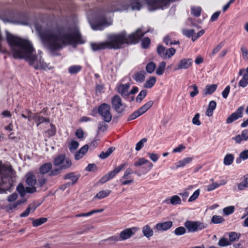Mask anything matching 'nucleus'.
<instances>
[{
	"instance_id": "nucleus-64",
	"label": "nucleus",
	"mask_w": 248,
	"mask_h": 248,
	"mask_svg": "<svg viewBox=\"0 0 248 248\" xmlns=\"http://www.w3.org/2000/svg\"><path fill=\"white\" fill-rule=\"evenodd\" d=\"M18 197V195L16 193H14L8 196L7 200L9 202H13L15 201Z\"/></svg>"
},
{
	"instance_id": "nucleus-55",
	"label": "nucleus",
	"mask_w": 248,
	"mask_h": 248,
	"mask_svg": "<svg viewBox=\"0 0 248 248\" xmlns=\"http://www.w3.org/2000/svg\"><path fill=\"white\" fill-rule=\"evenodd\" d=\"M186 229L184 227H179L177 228L174 231V233L176 235H182L186 233Z\"/></svg>"
},
{
	"instance_id": "nucleus-27",
	"label": "nucleus",
	"mask_w": 248,
	"mask_h": 248,
	"mask_svg": "<svg viewBox=\"0 0 248 248\" xmlns=\"http://www.w3.org/2000/svg\"><path fill=\"white\" fill-rule=\"evenodd\" d=\"M157 53L158 55L163 59H166L167 54V49L163 45H159L157 47Z\"/></svg>"
},
{
	"instance_id": "nucleus-31",
	"label": "nucleus",
	"mask_w": 248,
	"mask_h": 248,
	"mask_svg": "<svg viewBox=\"0 0 248 248\" xmlns=\"http://www.w3.org/2000/svg\"><path fill=\"white\" fill-rule=\"evenodd\" d=\"M115 148L114 147H109L106 152H101L99 157L102 159H106L115 150Z\"/></svg>"
},
{
	"instance_id": "nucleus-26",
	"label": "nucleus",
	"mask_w": 248,
	"mask_h": 248,
	"mask_svg": "<svg viewBox=\"0 0 248 248\" xmlns=\"http://www.w3.org/2000/svg\"><path fill=\"white\" fill-rule=\"evenodd\" d=\"M145 72L144 71H140L137 72L133 76V78L136 82H142L145 79Z\"/></svg>"
},
{
	"instance_id": "nucleus-29",
	"label": "nucleus",
	"mask_w": 248,
	"mask_h": 248,
	"mask_svg": "<svg viewBox=\"0 0 248 248\" xmlns=\"http://www.w3.org/2000/svg\"><path fill=\"white\" fill-rule=\"evenodd\" d=\"M32 119L37 123V126L44 122H49V119L48 118H46L43 116H38L35 113L33 115Z\"/></svg>"
},
{
	"instance_id": "nucleus-52",
	"label": "nucleus",
	"mask_w": 248,
	"mask_h": 248,
	"mask_svg": "<svg viewBox=\"0 0 248 248\" xmlns=\"http://www.w3.org/2000/svg\"><path fill=\"white\" fill-rule=\"evenodd\" d=\"M182 33L183 35L186 36L188 38L192 37L193 36V35L195 34V31L193 29H184L183 30Z\"/></svg>"
},
{
	"instance_id": "nucleus-39",
	"label": "nucleus",
	"mask_w": 248,
	"mask_h": 248,
	"mask_svg": "<svg viewBox=\"0 0 248 248\" xmlns=\"http://www.w3.org/2000/svg\"><path fill=\"white\" fill-rule=\"evenodd\" d=\"M166 65V62H160L156 69V74H157L158 76L162 75L164 73Z\"/></svg>"
},
{
	"instance_id": "nucleus-46",
	"label": "nucleus",
	"mask_w": 248,
	"mask_h": 248,
	"mask_svg": "<svg viewBox=\"0 0 248 248\" xmlns=\"http://www.w3.org/2000/svg\"><path fill=\"white\" fill-rule=\"evenodd\" d=\"M225 219L223 217L219 216L214 215L212 217L211 222L214 224H219L223 222Z\"/></svg>"
},
{
	"instance_id": "nucleus-1",
	"label": "nucleus",
	"mask_w": 248,
	"mask_h": 248,
	"mask_svg": "<svg viewBox=\"0 0 248 248\" xmlns=\"http://www.w3.org/2000/svg\"><path fill=\"white\" fill-rule=\"evenodd\" d=\"M43 43L51 53L56 55L55 52L62 49L67 45L82 44L85 41L78 27H75L71 33H65L61 29L56 30H44L38 31Z\"/></svg>"
},
{
	"instance_id": "nucleus-44",
	"label": "nucleus",
	"mask_w": 248,
	"mask_h": 248,
	"mask_svg": "<svg viewBox=\"0 0 248 248\" xmlns=\"http://www.w3.org/2000/svg\"><path fill=\"white\" fill-rule=\"evenodd\" d=\"M248 84V74H245L239 82L238 85L243 88L246 87Z\"/></svg>"
},
{
	"instance_id": "nucleus-43",
	"label": "nucleus",
	"mask_w": 248,
	"mask_h": 248,
	"mask_svg": "<svg viewBox=\"0 0 248 248\" xmlns=\"http://www.w3.org/2000/svg\"><path fill=\"white\" fill-rule=\"evenodd\" d=\"M217 244L219 247H224L231 245V243L227 238L223 237L219 240Z\"/></svg>"
},
{
	"instance_id": "nucleus-22",
	"label": "nucleus",
	"mask_w": 248,
	"mask_h": 248,
	"mask_svg": "<svg viewBox=\"0 0 248 248\" xmlns=\"http://www.w3.org/2000/svg\"><path fill=\"white\" fill-rule=\"evenodd\" d=\"M237 143H240L242 141H246L248 140V129L242 131L241 135H238L232 138Z\"/></svg>"
},
{
	"instance_id": "nucleus-57",
	"label": "nucleus",
	"mask_w": 248,
	"mask_h": 248,
	"mask_svg": "<svg viewBox=\"0 0 248 248\" xmlns=\"http://www.w3.org/2000/svg\"><path fill=\"white\" fill-rule=\"evenodd\" d=\"M147 139L145 138L142 139L137 144L135 150L137 151H140L143 147L144 143L146 142Z\"/></svg>"
},
{
	"instance_id": "nucleus-15",
	"label": "nucleus",
	"mask_w": 248,
	"mask_h": 248,
	"mask_svg": "<svg viewBox=\"0 0 248 248\" xmlns=\"http://www.w3.org/2000/svg\"><path fill=\"white\" fill-rule=\"evenodd\" d=\"M192 63V60L191 59H183L180 60L176 68L174 69V71L178 70L180 69H186L189 68Z\"/></svg>"
},
{
	"instance_id": "nucleus-6",
	"label": "nucleus",
	"mask_w": 248,
	"mask_h": 248,
	"mask_svg": "<svg viewBox=\"0 0 248 248\" xmlns=\"http://www.w3.org/2000/svg\"><path fill=\"white\" fill-rule=\"evenodd\" d=\"M53 165L63 170L70 168L72 163L69 157H66L64 154H61L57 155L54 158Z\"/></svg>"
},
{
	"instance_id": "nucleus-63",
	"label": "nucleus",
	"mask_w": 248,
	"mask_h": 248,
	"mask_svg": "<svg viewBox=\"0 0 248 248\" xmlns=\"http://www.w3.org/2000/svg\"><path fill=\"white\" fill-rule=\"evenodd\" d=\"M26 194L28 193H33L36 192V187L35 186H29L26 187Z\"/></svg>"
},
{
	"instance_id": "nucleus-37",
	"label": "nucleus",
	"mask_w": 248,
	"mask_h": 248,
	"mask_svg": "<svg viewBox=\"0 0 248 248\" xmlns=\"http://www.w3.org/2000/svg\"><path fill=\"white\" fill-rule=\"evenodd\" d=\"M104 210L103 209H98V210H93L86 213H81L79 214H77L75 215V217H88L93 215L94 213H98L102 212Z\"/></svg>"
},
{
	"instance_id": "nucleus-50",
	"label": "nucleus",
	"mask_w": 248,
	"mask_h": 248,
	"mask_svg": "<svg viewBox=\"0 0 248 248\" xmlns=\"http://www.w3.org/2000/svg\"><path fill=\"white\" fill-rule=\"evenodd\" d=\"M224 43L223 42H220L218 45H217L212 50L211 54L209 55L210 57H212L216 54H217L223 46Z\"/></svg>"
},
{
	"instance_id": "nucleus-11",
	"label": "nucleus",
	"mask_w": 248,
	"mask_h": 248,
	"mask_svg": "<svg viewBox=\"0 0 248 248\" xmlns=\"http://www.w3.org/2000/svg\"><path fill=\"white\" fill-rule=\"evenodd\" d=\"M111 105L117 113H122L126 107L125 104L122 103L121 97L118 95H115L112 97Z\"/></svg>"
},
{
	"instance_id": "nucleus-10",
	"label": "nucleus",
	"mask_w": 248,
	"mask_h": 248,
	"mask_svg": "<svg viewBox=\"0 0 248 248\" xmlns=\"http://www.w3.org/2000/svg\"><path fill=\"white\" fill-rule=\"evenodd\" d=\"M127 165V163L125 162L121 164L118 167L114 169L113 170L108 172L99 180V182L102 184H104L110 179H113L119 172H120Z\"/></svg>"
},
{
	"instance_id": "nucleus-41",
	"label": "nucleus",
	"mask_w": 248,
	"mask_h": 248,
	"mask_svg": "<svg viewBox=\"0 0 248 248\" xmlns=\"http://www.w3.org/2000/svg\"><path fill=\"white\" fill-rule=\"evenodd\" d=\"M16 191L21 197H24L26 195V187L21 183H19L16 187Z\"/></svg>"
},
{
	"instance_id": "nucleus-4",
	"label": "nucleus",
	"mask_w": 248,
	"mask_h": 248,
	"mask_svg": "<svg viewBox=\"0 0 248 248\" xmlns=\"http://www.w3.org/2000/svg\"><path fill=\"white\" fill-rule=\"evenodd\" d=\"M16 174L11 165L0 166V194L11 192L13 186L11 177Z\"/></svg>"
},
{
	"instance_id": "nucleus-51",
	"label": "nucleus",
	"mask_w": 248,
	"mask_h": 248,
	"mask_svg": "<svg viewBox=\"0 0 248 248\" xmlns=\"http://www.w3.org/2000/svg\"><path fill=\"white\" fill-rule=\"evenodd\" d=\"M151 44V40L149 37L144 38L141 41V46L144 49H147L149 47Z\"/></svg>"
},
{
	"instance_id": "nucleus-59",
	"label": "nucleus",
	"mask_w": 248,
	"mask_h": 248,
	"mask_svg": "<svg viewBox=\"0 0 248 248\" xmlns=\"http://www.w3.org/2000/svg\"><path fill=\"white\" fill-rule=\"evenodd\" d=\"M200 116V115L198 113H196L195 115V116L193 118L192 121V123H193V124L196 125H198V126L201 125V121L199 120Z\"/></svg>"
},
{
	"instance_id": "nucleus-45",
	"label": "nucleus",
	"mask_w": 248,
	"mask_h": 248,
	"mask_svg": "<svg viewBox=\"0 0 248 248\" xmlns=\"http://www.w3.org/2000/svg\"><path fill=\"white\" fill-rule=\"evenodd\" d=\"M156 68V64L155 62H151L146 66V71L149 74L152 73Z\"/></svg>"
},
{
	"instance_id": "nucleus-34",
	"label": "nucleus",
	"mask_w": 248,
	"mask_h": 248,
	"mask_svg": "<svg viewBox=\"0 0 248 248\" xmlns=\"http://www.w3.org/2000/svg\"><path fill=\"white\" fill-rule=\"evenodd\" d=\"M233 160V155L231 154H227L224 158L223 163L226 166H229L232 163Z\"/></svg>"
},
{
	"instance_id": "nucleus-7",
	"label": "nucleus",
	"mask_w": 248,
	"mask_h": 248,
	"mask_svg": "<svg viewBox=\"0 0 248 248\" xmlns=\"http://www.w3.org/2000/svg\"><path fill=\"white\" fill-rule=\"evenodd\" d=\"M110 110V106L105 103L101 104L98 108L97 112L105 122L109 123L112 119Z\"/></svg>"
},
{
	"instance_id": "nucleus-5",
	"label": "nucleus",
	"mask_w": 248,
	"mask_h": 248,
	"mask_svg": "<svg viewBox=\"0 0 248 248\" xmlns=\"http://www.w3.org/2000/svg\"><path fill=\"white\" fill-rule=\"evenodd\" d=\"M148 6L149 9L153 11L164 7H168L174 0H144ZM143 0H130L129 6L133 10L140 11L143 6Z\"/></svg>"
},
{
	"instance_id": "nucleus-48",
	"label": "nucleus",
	"mask_w": 248,
	"mask_h": 248,
	"mask_svg": "<svg viewBox=\"0 0 248 248\" xmlns=\"http://www.w3.org/2000/svg\"><path fill=\"white\" fill-rule=\"evenodd\" d=\"M147 93V91L145 90H142L140 92L136 98V101L140 103L143 99L145 97Z\"/></svg>"
},
{
	"instance_id": "nucleus-61",
	"label": "nucleus",
	"mask_w": 248,
	"mask_h": 248,
	"mask_svg": "<svg viewBox=\"0 0 248 248\" xmlns=\"http://www.w3.org/2000/svg\"><path fill=\"white\" fill-rule=\"evenodd\" d=\"M56 127L55 125L52 124H50V128L47 130V132L49 137H52L56 134Z\"/></svg>"
},
{
	"instance_id": "nucleus-36",
	"label": "nucleus",
	"mask_w": 248,
	"mask_h": 248,
	"mask_svg": "<svg viewBox=\"0 0 248 248\" xmlns=\"http://www.w3.org/2000/svg\"><path fill=\"white\" fill-rule=\"evenodd\" d=\"M82 67L79 65H74L68 68V72L71 74H76L81 71Z\"/></svg>"
},
{
	"instance_id": "nucleus-21",
	"label": "nucleus",
	"mask_w": 248,
	"mask_h": 248,
	"mask_svg": "<svg viewBox=\"0 0 248 248\" xmlns=\"http://www.w3.org/2000/svg\"><path fill=\"white\" fill-rule=\"evenodd\" d=\"M26 183L28 186H35L37 179L32 172H29L26 175Z\"/></svg>"
},
{
	"instance_id": "nucleus-2",
	"label": "nucleus",
	"mask_w": 248,
	"mask_h": 248,
	"mask_svg": "<svg viewBox=\"0 0 248 248\" xmlns=\"http://www.w3.org/2000/svg\"><path fill=\"white\" fill-rule=\"evenodd\" d=\"M6 37L15 59H25L35 69H46L47 64L41 56L33 54L34 49L30 41L15 36L7 31Z\"/></svg>"
},
{
	"instance_id": "nucleus-18",
	"label": "nucleus",
	"mask_w": 248,
	"mask_h": 248,
	"mask_svg": "<svg viewBox=\"0 0 248 248\" xmlns=\"http://www.w3.org/2000/svg\"><path fill=\"white\" fill-rule=\"evenodd\" d=\"M130 87V84H121L118 87V92L124 98H127L130 95L128 89Z\"/></svg>"
},
{
	"instance_id": "nucleus-30",
	"label": "nucleus",
	"mask_w": 248,
	"mask_h": 248,
	"mask_svg": "<svg viewBox=\"0 0 248 248\" xmlns=\"http://www.w3.org/2000/svg\"><path fill=\"white\" fill-rule=\"evenodd\" d=\"M142 232L144 235L147 238L152 236L154 234L153 230L148 225H146L142 228Z\"/></svg>"
},
{
	"instance_id": "nucleus-13",
	"label": "nucleus",
	"mask_w": 248,
	"mask_h": 248,
	"mask_svg": "<svg viewBox=\"0 0 248 248\" xmlns=\"http://www.w3.org/2000/svg\"><path fill=\"white\" fill-rule=\"evenodd\" d=\"M244 109V107L243 106L239 107L234 112L232 113L227 118L226 123L228 124H231L239 118H242Z\"/></svg>"
},
{
	"instance_id": "nucleus-42",
	"label": "nucleus",
	"mask_w": 248,
	"mask_h": 248,
	"mask_svg": "<svg viewBox=\"0 0 248 248\" xmlns=\"http://www.w3.org/2000/svg\"><path fill=\"white\" fill-rule=\"evenodd\" d=\"M202 12V8L199 6H192L191 8V14L195 17L200 16Z\"/></svg>"
},
{
	"instance_id": "nucleus-8",
	"label": "nucleus",
	"mask_w": 248,
	"mask_h": 248,
	"mask_svg": "<svg viewBox=\"0 0 248 248\" xmlns=\"http://www.w3.org/2000/svg\"><path fill=\"white\" fill-rule=\"evenodd\" d=\"M184 226L188 232H198L206 228L207 225L200 221L186 220Z\"/></svg>"
},
{
	"instance_id": "nucleus-49",
	"label": "nucleus",
	"mask_w": 248,
	"mask_h": 248,
	"mask_svg": "<svg viewBox=\"0 0 248 248\" xmlns=\"http://www.w3.org/2000/svg\"><path fill=\"white\" fill-rule=\"evenodd\" d=\"M46 182V179L44 176H40L38 177L36 185L40 187H43L44 185Z\"/></svg>"
},
{
	"instance_id": "nucleus-53",
	"label": "nucleus",
	"mask_w": 248,
	"mask_h": 248,
	"mask_svg": "<svg viewBox=\"0 0 248 248\" xmlns=\"http://www.w3.org/2000/svg\"><path fill=\"white\" fill-rule=\"evenodd\" d=\"M189 88H192L193 91L190 92V96L191 97H194L199 93V90L198 86L196 84H193L189 87Z\"/></svg>"
},
{
	"instance_id": "nucleus-28",
	"label": "nucleus",
	"mask_w": 248,
	"mask_h": 248,
	"mask_svg": "<svg viewBox=\"0 0 248 248\" xmlns=\"http://www.w3.org/2000/svg\"><path fill=\"white\" fill-rule=\"evenodd\" d=\"M226 183V182L224 180H221L219 183L213 182L212 184L209 185L207 186V190L208 191H212L221 186L225 185Z\"/></svg>"
},
{
	"instance_id": "nucleus-3",
	"label": "nucleus",
	"mask_w": 248,
	"mask_h": 248,
	"mask_svg": "<svg viewBox=\"0 0 248 248\" xmlns=\"http://www.w3.org/2000/svg\"><path fill=\"white\" fill-rule=\"evenodd\" d=\"M145 34L141 29H138L136 31L128 35L124 31L118 34L108 36L107 41L108 49H118L122 48L124 44H136L139 43Z\"/></svg>"
},
{
	"instance_id": "nucleus-38",
	"label": "nucleus",
	"mask_w": 248,
	"mask_h": 248,
	"mask_svg": "<svg viewBox=\"0 0 248 248\" xmlns=\"http://www.w3.org/2000/svg\"><path fill=\"white\" fill-rule=\"evenodd\" d=\"M156 82V78L155 77H151L146 80L144 84V87L146 88H152Z\"/></svg>"
},
{
	"instance_id": "nucleus-62",
	"label": "nucleus",
	"mask_w": 248,
	"mask_h": 248,
	"mask_svg": "<svg viewBox=\"0 0 248 248\" xmlns=\"http://www.w3.org/2000/svg\"><path fill=\"white\" fill-rule=\"evenodd\" d=\"M176 52V49L173 47H171L167 49V54L166 56L167 58H170L175 54Z\"/></svg>"
},
{
	"instance_id": "nucleus-40",
	"label": "nucleus",
	"mask_w": 248,
	"mask_h": 248,
	"mask_svg": "<svg viewBox=\"0 0 248 248\" xmlns=\"http://www.w3.org/2000/svg\"><path fill=\"white\" fill-rule=\"evenodd\" d=\"M240 236V233H238L234 232H230L229 234V241H230L231 243L232 242L236 241L239 239Z\"/></svg>"
},
{
	"instance_id": "nucleus-35",
	"label": "nucleus",
	"mask_w": 248,
	"mask_h": 248,
	"mask_svg": "<svg viewBox=\"0 0 248 248\" xmlns=\"http://www.w3.org/2000/svg\"><path fill=\"white\" fill-rule=\"evenodd\" d=\"M110 193L111 190H101L97 193L93 198L101 199L108 196Z\"/></svg>"
},
{
	"instance_id": "nucleus-58",
	"label": "nucleus",
	"mask_w": 248,
	"mask_h": 248,
	"mask_svg": "<svg viewBox=\"0 0 248 248\" xmlns=\"http://www.w3.org/2000/svg\"><path fill=\"white\" fill-rule=\"evenodd\" d=\"M200 192V189H198L196 190L193 194L189 197L188 199V202H192L194 201L196 199L198 198V197L199 196Z\"/></svg>"
},
{
	"instance_id": "nucleus-9",
	"label": "nucleus",
	"mask_w": 248,
	"mask_h": 248,
	"mask_svg": "<svg viewBox=\"0 0 248 248\" xmlns=\"http://www.w3.org/2000/svg\"><path fill=\"white\" fill-rule=\"evenodd\" d=\"M154 102L149 101L131 113L127 118V121L133 120L145 113L153 106Z\"/></svg>"
},
{
	"instance_id": "nucleus-24",
	"label": "nucleus",
	"mask_w": 248,
	"mask_h": 248,
	"mask_svg": "<svg viewBox=\"0 0 248 248\" xmlns=\"http://www.w3.org/2000/svg\"><path fill=\"white\" fill-rule=\"evenodd\" d=\"M193 159L192 157H187L184 158L182 160H179L176 164V167L177 168L185 167L186 164L190 163Z\"/></svg>"
},
{
	"instance_id": "nucleus-33",
	"label": "nucleus",
	"mask_w": 248,
	"mask_h": 248,
	"mask_svg": "<svg viewBox=\"0 0 248 248\" xmlns=\"http://www.w3.org/2000/svg\"><path fill=\"white\" fill-rule=\"evenodd\" d=\"M31 219L32 220L33 226L35 227L42 225L44 223L46 222L47 220V218L46 217H41L36 219L32 218Z\"/></svg>"
},
{
	"instance_id": "nucleus-16",
	"label": "nucleus",
	"mask_w": 248,
	"mask_h": 248,
	"mask_svg": "<svg viewBox=\"0 0 248 248\" xmlns=\"http://www.w3.org/2000/svg\"><path fill=\"white\" fill-rule=\"evenodd\" d=\"M136 228L133 227L122 231L119 234L121 241H124L130 238L135 233L133 230L136 231Z\"/></svg>"
},
{
	"instance_id": "nucleus-25",
	"label": "nucleus",
	"mask_w": 248,
	"mask_h": 248,
	"mask_svg": "<svg viewBox=\"0 0 248 248\" xmlns=\"http://www.w3.org/2000/svg\"><path fill=\"white\" fill-rule=\"evenodd\" d=\"M52 164L51 163H46L42 165L39 168V172L41 174H45L50 172L52 169Z\"/></svg>"
},
{
	"instance_id": "nucleus-17",
	"label": "nucleus",
	"mask_w": 248,
	"mask_h": 248,
	"mask_svg": "<svg viewBox=\"0 0 248 248\" xmlns=\"http://www.w3.org/2000/svg\"><path fill=\"white\" fill-rule=\"evenodd\" d=\"M111 23L108 22L105 18H103L102 20L98 23L92 24L91 25L92 28L95 31L103 30L105 27L110 25Z\"/></svg>"
},
{
	"instance_id": "nucleus-47",
	"label": "nucleus",
	"mask_w": 248,
	"mask_h": 248,
	"mask_svg": "<svg viewBox=\"0 0 248 248\" xmlns=\"http://www.w3.org/2000/svg\"><path fill=\"white\" fill-rule=\"evenodd\" d=\"M170 203L172 205L180 204L181 200L177 195L172 196L170 199Z\"/></svg>"
},
{
	"instance_id": "nucleus-12",
	"label": "nucleus",
	"mask_w": 248,
	"mask_h": 248,
	"mask_svg": "<svg viewBox=\"0 0 248 248\" xmlns=\"http://www.w3.org/2000/svg\"><path fill=\"white\" fill-rule=\"evenodd\" d=\"M141 169L143 170V173H146L149 171L153 167V164L147 159L144 158H140L137 161H135L134 166L135 167H140L143 165Z\"/></svg>"
},
{
	"instance_id": "nucleus-23",
	"label": "nucleus",
	"mask_w": 248,
	"mask_h": 248,
	"mask_svg": "<svg viewBox=\"0 0 248 248\" xmlns=\"http://www.w3.org/2000/svg\"><path fill=\"white\" fill-rule=\"evenodd\" d=\"M217 87V84H208L205 86L203 90V96L212 94L215 92Z\"/></svg>"
},
{
	"instance_id": "nucleus-54",
	"label": "nucleus",
	"mask_w": 248,
	"mask_h": 248,
	"mask_svg": "<svg viewBox=\"0 0 248 248\" xmlns=\"http://www.w3.org/2000/svg\"><path fill=\"white\" fill-rule=\"evenodd\" d=\"M79 146V143L77 141L72 140L69 145V150L72 152L76 150Z\"/></svg>"
},
{
	"instance_id": "nucleus-32",
	"label": "nucleus",
	"mask_w": 248,
	"mask_h": 248,
	"mask_svg": "<svg viewBox=\"0 0 248 248\" xmlns=\"http://www.w3.org/2000/svg\"><path fill=\"white\" fill-rule=\"evenodd\" d=\"M248 187V174L244 176V181L238 184V188L240 190H243Z\"/></svg>"
},
{
	"instance_id": "nucleus-20",
	"label": "nucleus",
	"mask_w": 248,
	"mask_h": 248,
	"mask_svg": "<svg viewBox=\"0 0 248 248\" xmlns=\"http://www.w3.org/2000/svg\"><path fill=\"white\" fill-rule=\"evenodd\" d=\"M91 48L93 51L104 50L106 48L108 49V46L107 41L99 43H93L91 44Z\"/></svg>"
},
{
	"instance_id": "nucleus-60",
	"label": "nucleus",
	"mask_w": 248,
	"mask_h": 248,
	"mask_svg": "<svg viewBox=\"0 0 248 248\" xmlns=\"http://www.w3.org/2000/svg\"><path fill=\"white\" fill-rule=\"evenodd\" d=\"M62 170L60 168H55L53 170H51L48 175L50 176H56L62 172Z\"/></svg>"
},
{
	"instance_id": "nucleus-19",
	"label": "nucleus",
	"mask_w": 248,
	"mask_h": 248,
	"mask_svg": "<svg viewBox=\"0 0 248 248\" xmlns=\"http://www.w3.org/2000/svg\"><path fill=\"white\" fill-rule=\"evenodd\" d=\"M172 226V222L171 221L158 223L155 226V229L158 231H166L170 229Z\"/></svg>"
},
{
	"instance_id": "nucleus-56",
	"label": "nucleus",
	"mask_w": 248,
	"mask_h": 248,
	"mask_svg": "<svg viewBox=\"0 0 248 248\" xmlns=\"http://www.w3.org/2000/svg\"><path fill=\"white\" fill-rule=\"evenodd\" d=\"M234 210V207L233 206H229L226 207H225L223 209V212L224 215L228 216L231 214H232Z\"/></svg>"
},
{
	"instance_id": "nucleus-14",
	"label": "nucleus",
	"mask_w": 248,
	"mask_h": 248,
	"mask_svg": "<svg viewBox=\"0 0 248 248\" xmlns=\"http://www.w3.org/2000/svg\"><path fill=\"white\" fill-rule=\"evenodd\" d=\"M80 176L81 175L79 173H78L77 172H70L65 174L63 176V178L64 180H71V185H74L78 182Z\"/></svg>"
}]
</instances>
